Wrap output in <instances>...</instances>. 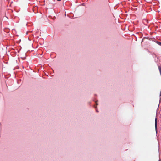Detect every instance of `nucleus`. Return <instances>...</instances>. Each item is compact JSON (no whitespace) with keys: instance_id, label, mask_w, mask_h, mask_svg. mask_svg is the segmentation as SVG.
<instances>
[{"instance_id":"f03ea898","label":"nucleus","mask_w":161,"mask_h":161,"mask_svg":"<svg viewBox=\"0 0 161 161\" xmlns=\"http://www.w3.org/2000/svg\"><path fill=\"white\" fill-rule=\"evenodd\" d=\"M156 43L158 44L159 46H161V42H157Z\"/></svg>"},{"instance_id":"f257e3e1","label":"nucleus","mask_w":161,"mask_h":161,"mask_svg":"<svg viewBox=\"0 0 161 161\" xmlns=\"http://www.w3.org/2000/svg\"><path fill=\"white\" fill-rule=\"evenodd\" d=\"M157 118L155 119V127L156 129L157 128Z\"/></svg>"},{"instance_id":"39448f33","label":"nucleus","mask_w":161,"mask_h":161,"mask_svg":"<svg viewBox=\"0 0 161 161\" xmlns=\"http://www.w3.org/2000/svg\"><path fill=\"white\" fill-rule=\"evenodd\" d=\"M159 161H161V160H159Z\"/></svg>"},{"instance_id":"20e7f679","label":"nucleus","mask_w":161,"mask_h":161,"mask_svg":"<svg viewBox=\"0 0 161 161\" xmlns=\"http://www.w3.org/2000/svg\"><path fill=\"white\" fill-rule=\"evenodd\" d=\"M57 0L58 1H60L61 0Z\"/></svg>"},{"instance_id":"7ed1b4c3","label":"nucleus","mask_w":161,"mask_h":161,"mask_svg":"<svg viewBox=\"0 0 161 161\" xmlns=\"http://www.w3.org/2000/svg\"><path fill=\"white\" fill-rule=\"evenodd\" d=\"M97 101H96V105H98V104H97Z\"/></svg>"}]
</instances>
